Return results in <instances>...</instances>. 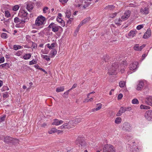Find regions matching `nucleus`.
I'll return each instance as SVG.
<instances>
[{"label":"nucleus","instance_id":"3c124183","mask_svg":"<svg viewBox=\"0 0 152 152\" xmlns=\"http://www.w3.org/2000/svg\"><path fill=\"white\" fill-rule=\"evenodd\" d=\"M5 61L4 58V57H2L0 58V64L4 62Z\"/></svg>","mask_w":152,"mask_h":152},{"label":"nucleus","instance_id":"6e6552de","mask_svg":"<svg viewBox=\"0 0 152 152\" xmlns=\"http://www.w3.org/2000/svg\"><path fill=\"white\" fill-rule=\"evenodd\" d=\"M145 119L148 121H152V110H148L146 111L144 114Z\"/></svg>","mask_w":152,"mask_h":152},{"label":"nucleus","instance_id":"c756f323","mask_svg":"<svg viewBox=\"0 0 152 152\" xmlns=\"http://www.w3.org/2000/svg\"><path fill=\"white\" fill-rule=\"evenodd\" d=\"M65 13L66 14V17L68 18H69L71 14V12L70 10H67Z\"/></svg>","mask_w":152,"mask_h":152},{"label":"nucleus","instance_id":"774afa93","mask_svg":"<svg viewBox=\"0 0 152 152\" xmlns=\"http://www.w3.org/2000/svg\"><path fill=\"white\" fill-rule=\"evenodd\" d=\"M60 23H61V26H62L64 27L65 26V23L64 21H63V20H62V22H61Z\"/></svg>","mask_w":152,"mask_h":152},{"label":"nucleus","instance_id":"a211bd4d","mask_svg":"<svg viewBox=\"0 0 152 152\" xmlns=\"http://www.w3.org/2000/svg\"><path fill=\"white\" fill-rule=\"evenodd\" d=\"M10 67L9 64L7 63L1 64L0 65V69L4 68L5 69H7Z\"/></svg>","mask_w":152,"mask_h":152},{"label":"nucleus","instance_id":"37998d69","mask_svg":"<svg viewBox=\"0 0 152 152\" xmlns=\"http://www.w3.org/2000/svg\"><path fill=\"white\" fill-rule=\"evenodd\" d=\"M9 96L8 93L7 92H6L4 93L3 95V98H7Z\"/></svg>","mask_w":152,"mask_h":152},{"label":"nucleus","instance_id":"39448f33","mask_svg":"<svg viewBox=\"0 0 152 152\" xmlns=\"http://www.w3.org/2000/svg\"><path fill=\"white\" fill-rule=\"evenodd\" d=\"M103 152H115L113 146L110 144L105 145L103 148Z\"/></svg>","mask_w":152,"mask_h":152},{"label":"nucleus","instance_id":"0e129e2a","mask_svg":"<svg viewBox=\"0 0 152 152\" xmlns=\"http://www.w3.org/2000/svg\"><path fill=\"white\" fill-rule=\"evenodd\" d=\"M102 107L101 104H100L99 106L96 108V110L97 111L100 109Z\"/></svg>","mask_w":152,"mask_h":152},{"label":"nucleus","instance_id":"7ed1b4c3","mask_svg":"<svg viewBox=\"0 0 152 152\" xmlns=\"http://www.w3.org/2000/svg\"><path fill=\"white\" fill-rule=\"evenodd\" d=\"M75 143L81 148H84L86 146V142L83 137H78L75 141Z\"/></svg>","mask_w":152,"mask_h":152},{"label":"nucleus","instance_id":"a878e982","mask_svg":"<svg viewBox=\"0 0 152 152\" xmlns=\"http://www.w3.org/2000/svg\"><path fill=\"white\" fill-rule=\"evenodd\" d=\"M29 20V18H23L20 20V23L23 24L26 22H27Z\"/></svg>","mask_w":152,"mask_h":152},{"label":"nucleus","instance_id":"4be33fe9","mask_svg":"<svg viewBox=\"0 0 152 152\" xmlns=\"http://www.w3.org/2000/svg\"><path fill=\"white\" fill-rule=\"evenodd\" d=\"M109 59V56L107 55H106L103 56V57L102 58V60L103 61H104L105 62H106L108 61Z\"/></svg>","mask_w":152,"mask_h":152},{"label":"nucleus","instance_id":"4c0bfd02","mask_svg":"<svg viewBox=\"0 0 152 152\" xmlns=\"http://www.w3.org/2000/svg\"><path fill=\"white\" fill-rule=\"evenodd\" d=\"M1 37L4 39H6L7 38V34L5 33H2L1 35Z\"/></svg>","mask_w":152,"mask_h":152},{"label":"nucleus","instance_id":"4d7b16f0","mask_svg":"<svg viewBox=\"0 0 152 152\" xmlns=\"http://www.w3.org/2000/svg\"><path fill=\"white\" fill-rule=\"evenodd\" d=\"M9 19H8L6 20H5V21H4V23L5 25L7 26L8 24V23L9 22Z\"/></svg>","mask_w":152,"mask_h":152},{"label":"nucleus","instance_id":"aec40b11","mask_svg":"<svg viewBox=\"0 0 152 152\" xmlns=\"http://www.w3.org/2000/svg\"><path fill=\"white\" fill-rule=\"evenodd\" d=\"M31 57V53H26L23 56V58L25 60L29 59Z\"/></svg>","mask_w":152,"mask_h":152},{"label":"nucleus","instance_id":"8fccbe9b","mask_svg":"<svg viewBox=\"0 0 152 152\" xmlns=\"http://www.w3.org/2000/svg\"><path fill=\"white\" fill-rule=\"evenodd\" d=\"M6 118V116L4 115L0 118V122H1L4 121Z\"/></svg>","mask_w":152,"mask_h":152},{"label":"nucleus","instance_id":"69168bd1","mask_svg":"<svg viewBox=\"0 0 152 152\" xmlns=\"http://www.w3.org/2000/svg\"><path fill=\"white\" fill-rule=\"evenodd\" d=\"M48 9V7H45L43 9V12L45 13H46V10H47Z\"/></svg>","mask_w":152,"mask_h":152},{"label":"nucleus","instance_id":"6ab92c4d","mask_svg":"<svg viewBox=\"0 0 152 152\" xmlns=\"http://www.w3.org/2000/svg\"><path fill=\"white\" fill-rule=\"evenodd\" d=\"M115 6L113 5H108L105 7L104 9L109 10H113L115 9Z\"/></svg>","mask_w":152,"mask_h":152},{"label":"nucleus","instance_id":"cd10ccee","mask_svg":"<svg viewBox=\"0 0 152 152\" xmlns=\"http://www.w3.org/2000/svg\"><path fill=\"white\" fill-rule=\"evenodd\" d=\"M135 35V31L132 30L128 34V36L130 37H133Z\"/></svg>","mask_w":152,"mask_h":152},{"label":"nucleus","instance_id":"4468645a","mask_svg":"<svg viewBox=\"0 0 152 152\" xmlns=\"http://www.w3.org/2000/svg\"><path fill=\"white\" fill-rule=\"evenodd\" d=\"M151 30L150 29H148L147 31L145 33L143 36V38L144 39H146L151 36Z\"/></svg>","mask_w":152,"mask_h":152},{"label":"nucleus","instance_id":"052dcab7","mask_svg":"<svg viewBox=\"0 0 152 152\" xmlns=\"http://www.w3.org/2000/svg\"><path fill=\"white\" fill-rule=\"evenodd\" d=\"M90 17H88L86 18L84 20H85V22H86V23L89 21L90 20Z\"/></svg>","mask_w":152,"mask_h":152},{"label":"nucleus","instance_id":"bf43d9fd","mask_svg":"<svg viewBox=\"0 0 152 152\" xmlns=\"http://www.w3.org/2000/svg\"><path fill=\"white\" fill-rule=\"evenodd\" d=\"M68 0H59L60 2L62 3L63 4L67 2Z\"/></svg>","mask_w":152,"mask_h":152},{"label":"nucleus","instance_id":"13d9d810","mask_svg":"<svg viewBox=\"0 0 152 152\" xmlns=\"http://www.w3.org/2000/svg\"><path fill=\"white\" fill-rule=\"evenodd\" d=\"M125 109L126 110V111H130L131 110V107H124Z\"/></svg>","mask_w":152,"mask_h":152},{"label":"nucleus","instance_id":"2f4dec72","mask_svg":"<svg viewBox=\"0 0 152 152\" xmlns=\"http://www.w3.org/2000/svg\"><path fill=\"white\" fill-rule=\"evenodd\" d=\"M50 53L51 55L52 56H55L56 54L57 51L55 49H54L51 51Z\"/></svg>","mask_w":152,"mask_h":152},{"label":"nucleus","instance_id":"a19ab883","mask_svg":"<svg viewBox=\"0 0 152 152\" xmlns=\"http://www.w3.org/2000/svg\"><path fill=\"white\" fill-rule=\"evenodd\" d=\"M42 56V58H43L44 59H45L47 61H49L50 60V58H49L48 56L47 55H43Z\"/></svg>","mask_w":152,"mask_h":152},{"label":"nucleus","instance_id":"603ef678","mask_svg":"<svg viewBox=\"0 0 152 152\" xmlns=\"http://www.w3.org/2000/svg\"><path fill=\"white\" fill-rule=\"evenodd\" d=\"M56 20L58 22L60 23L61 22H62L63 20L61 18H60L58 17H57Z\"/></svg>","mask_w":152,"mask_h":152},{"label":"nucleus","instance_id":"bb28decb","mask_svg":"<svg viewBox=\"0 0 152 152\" xmlns=\"http://www.w3.org/2000/svg\"><path fill=\"white\" fill-rule=\"evenodd\" d=\"M122 22V20L120 18L116 19L115 20V23L116 25H121V23Z\"/></svg>","mask_w":152,"mask_h":152},{"label":"nucleus","instance_id":"f03ea898","mask_svg":"<svg viewBox=\"0 0 152 152\" xmlns=\"http://www.w3.org/2000/svg\"><path fill=\"white\" fill-rule=\"evenodd\" d=\"M19 140L15 138H13L10 136H7L4 138V142L9 144H16L19 143Z\"/></svg>","mask_w":152,"mask_h":152},{"label":"nucleus","instance_id":"20e7f679","mask_svg":"<svg viewBox=\"0 0 152 152\" xmlns=\"http://www.w3.org/2000/svg\"><path fill=\"white\" fill-rule=\"evenodd\" d=\"M118 67V65L117 63L113 64L112 67L108 70V73L109 75H113L115 74V71Z\"/></svg>","mask_w":152,"mask_h":152},{"label":"nucleus","instance_id":"6e6d98bb","mask_svg":"<svg viewBox=\"0 0 152 152\" xmlns=\"http://www.w3.org/2000/svg\"><path fill=\"white\" fill-rule=\"evenodd\" d=\"M123 96V95L122 94H121V93L119 94L118 96V99H121L122 98Z\"/></svg>","mask_w":152,"mask_h":152},{"label":"nucleus","instance_id":"393cba45","mask_svg":"<svg viewBox=\"0 0 152 152\" xmlns=\"http://www.w3.org/2000/svg\"><path fill=\"white\" fill-rule=\"evenodd\" d=\"M140 108L141 109H148L150 108V107L148 106L141 104L140 106Z\"/></svg>","mask_w":152,"mask_h":152},{"label":"nucleus","instance_id":"de8ad7c7","mask_svg":"<svg viewBox=\"0 0 152 152\" xmlns=\"http://www.w3.org/2000/svg\"><path fill=\"white\" fill-rule=\"evenodd\" d=\"M64 125L65 129H70L68 123H65L64 124Z\"/></svg>","mask_w":152,"mask_h":152},{"label":"nucleus","instance_id":"ea45409f","mask_svg":"<svg viewBox=\"0 0 152 152\" xmlns=\"http://www.w3.org/2000/svg\"><path fill=\"white\" fill-rule=\"evenodd\" d=\"M133 48L135 50L140 51V48L138 44L135 45Z\"/></svg>","mask_w":152,"mask_h":152},{"label":"nucleus","instance_id":"680f3d73","mask_svg":"<svg viewBox=\"0 0 152 152\" xmlns=\"http://www.w3.org/2000/svg\"><path fill=\"white\" fill-rule=\"evenodd\" d=\"M55 44H56L54 43H53L51 44L50 46L51 47L52 49H53V48L55 47Z\"/></svg>","mask_w":152,"mask_h":152},{"label":"nucleus","instance_id":"7c9ffc66","mask_svg":"<svg viewBox=\"0 0 152 152\" xmlns=\"http://www.w3.org/2000/svg\"><path fill=\"white\" fill-rule=\"evenodd\" d=\"M57 129L55 128H52L51 130L48 132L49 134H51L53 133L56 132Z\"/></svg>","mask_w":152,"mask_h":152},{"label":"nucleus","instance_id":"58836bf2","mask_svg":"<svg viewBox=\"0 0 152 152\" xmlns=\"http://www.w3.org/2000/svg\"><path fill=\"white\" fill-rule=\"evenodd\" d=\"M37 63V61L36 60L33 59L32 61H30L29 63V64L31 65L34 64H36Z\"/></svg>","mask_w":152,"mask_h":152},{"label":"nucleus","instance_id":"79ce46f5","mask_svg":"<svg viewBox=\"0 0 152 152\" xmlns=\"http://www.w3.org/2000/svg\"><path fill=\"white\" fill-rule=\"evenodd\" d=\"M5 16L7 18H9L10 16V14L8 11H6L5 12Z\"/></svg>","mask_w":152,"mask_h":152},{"label":"nucleus","instance_id":"e2e57ef3","mask_svg":"<svg viewBox=\"0 0 152 152\" xmlns=\"http://www.w3.org/2000/svg\"><path fill=\"white\" fill-rule=\"evenodd\" d=\"M145 46V45L143 44L140 47H139L140 51H141Z\"/></svg>","mask_w":152,"mask_h":152},{"label":"nucleus","instance_id":"5fc2aeb1","mask_svg":"<svg viewBox=\"0 0 152 152\" xmlns=\"http://www.w3.org/2000/svg\"><path fill=\"white\" fill-rule=\"evenodd\" d=\"M137 5L136 4H130L129 5V7H136Z\"/></svg>","mask_w":152,"mask_h":152},{"label":"nucleus","instance_id":"423d86ee","mask_svg":"<svg viewBox=\"0 0 152 152\" xmlns=\"http://www.w3.org/2000/svg\"><path fill=\"white\" fill-rule=\"evenodd\" d=\"M59 28H61L60 26H58L54 23H51L48 26V28H52L53 31L56 32L58 31Z\"/></svg>","mask_w":152,"mask_h":152},{"label":"nucleus","instance_id":"473e14b6","mask_svg":"<svg viewBox=\"0 0 152 152\" xmlns=\"http://www.w3.org/2000/svg\"><path fill=\"white\" fill-rule=\"evenodd\" d=\"M22 48V47L20 45H14L13 46V48L15 50H17L21 48Z\"/></svg>","mask_w":152,"mask_h":152},{"label":"nucleus","instance_id":"e433bc0d","mask_svg":"<svg viewBox=\"0 0 152 152\" xmlns=\"http://www.w3.org/2000/svg\"><path fill=\"white\" fill-rule=\"evenodd\" d=\"M132 103L133 104H138L139 101L137 99H134L132 101Z\"/></svg>","mask_w":152,"mask_h":152},{"label":"nucleus","instance_id":"a18cd8bd","mask_svg":"<svg viewBox=\"0 0 152 152\" xmlns=\"http://www.w3.org/2000/svg\"><path fill=\"white\" fill-rule=\"evenodd\" d=\"M117 15V13L116 12L115 13H111L109 15V17L111 18H113L115 17Z\"/></svg>","mask_w":152,"mask_h":152},{"label":"nucleus","instance_id":"b1692460","mask_svg":"<svg viewBox=\"0 0 152 152\" xmlns=\"http://www.w3.org/2000/svg\"><path fill=\"white\" fill-rule=\"evenodd\" d=\"M64 90V86H60L58 87L56 90V92H59L61 91H63Z\"/></svg>","mask_w":152,"mask_h":152},{"label":"nucleus","instance_id":"72a5a7b5","mask_svg":"<svg viewBox=\"0 0 152 152\" xmlns=\"http://www.w3.org/2000/svg\"><path fill=\"white\" fill-rule=\"evenodd\" d=\"M20 19L18 18L17 17H16L14 19V22L15 23H20Z\"/></svg>","mask_w":152,"mask_h":152},{"label":"nucleus","instance_id":"49530a36","mask_svg":"<svg viewBox=\"0 0 152 152\" xmlns=\"http://www.w3.org/2000/svg\"><path fill=\"white\" fill-rule=\"evenodd\" d=\"M125 83L124 81H120L119 83V86L121 87H123L124 86Z\"/></svg>","mask_w":152,"mask_h":152},{"label":"nucleus","instance_id":"5701e85b","mask_svg":"<svg viewBox=\"0 0 152 152\" xmlns=\"http://www.w3.org/2000/svg\"><path fill=\"white\" fill-rule=\"evenodd\" d=\"M69 126L70 129L72 128L75 126V123H74L73 120L70 121L68 122Z\"/></svg>","mask_w":152,"mask_h":152},{"label":"nucleus","instance_id":"412c9836","mask_svg":"<svg viewBox=\"0 0 152 152\" xmlns=\"http://www.w3.org/2000/svg\"><path fill=\"white\" fill-rule=\"evenodd\" d=\"M26 8L28 11H30L33 9V6L31 4H27Z\"/></svg>","mask_w":152,"mask_h":152},{"label":"nucleus","instance_id":"09e8293b","mask_svg":"<svg viewBox=\"0 0 152 152\" xmlns=\"http://www.w3.org/2000/svg\"><path fill=\"white\" fill-rule=\"evenodd\" d=\"M143 27V25H140L138 26L137 27V30H140V29L142 28Z\"/></svg>","mask_w":152,"mask_h":152},{"label":"nucleus","instance_id":"864d4df0","mask_svg":"<svg viewBox=\"0 0 152 152\" xmlns=\"http://www.w3.org/2000/svg\"><path fill=\"white\" fill-rule=\"evenodd\" d=\"M73 20V18H69V19L67 21V24H70L71 23V22Z\"/></svg>","mask_w":152,"mask_h":152},{"label":"nucleus","instance_id":"9b49d317","mask_svg":"<svg viewBox=\"0 0 152 152\" xmlns=\"http://www.w3.org/2000/svg\"><path fill=\"white\" fill-rule=\"evenodd\" d=\"M138 64V63L137 62H134L130 64L129 67L130 69L132 70H134L137 68Z\"/></svg>","mask_w":152,"mask_h":152},{"label":"nucleus","instance_id":"f257e3e1","mask_svg":"<svg viewBox=\"0 0 152 152\" xmlns=\"http://www.w3.org/2000/svg\"><path fill=\"white\" fill-rule=\"evenodd\" d=\"M46 22L45 18L42 15L38 16L35 21L36 28L39 30L43 28Z\"/></svg>","mask_w":152,"mask_h":152},{"label":"nucleus","instance_id":"2eb2a0df","mask_svg":"<svg viewBox=\"0 0 152 152\" xmlns=\"http://www.w3.org/2000/svg\"><path fill=\"white\" fill-rule=\"evenodd\" d=\"M125 112L126 110L125 109V107H121L120 108L118 112L117 113L116 115L118 116H121L123 113H125Z\"/></svg>","mask_w":152,"mask_h":152},{"label":"nucleus","instance_id":"ddd939ff","mask_svg":"<svg viewBox=\"0 0 152 152\" xmlns=\"http://www.w3.org/2000/svg\"><path fill=\"white\" fill-rule=\"evenodd\" d=\"M149 9L147 7L144 8H141L140 10V12L142 14L147 15L149 13Z\"/></svg>","mask_w":152,"mask_h":152},{"label":"nucleus","instance_id":"9d476101","mask_svg":"<svg viewBox=\"0 0 152 152\" xmlns=\"http://www.w3.org/2000/svg\"><path fill=\"white\" fill-rule=\"evenodd\" d=\"M145 102L146 104L152 106V96H147L145 99Z\"/></svg>","mask_w":152,"mask_h":152},{"label":"nucleus","instance_id":"1a4fd4ad","mask_svg":"<svg viewBox=\"0 0 152 152\" xmlns=\"http://www.w3.org/2000/svg\"><path fill=\"white\" fill-rule=\"evenodd\" d=\"M28 14V13L25 10H20V11L18 13V16L19 17L23 18H29L27 16Z\"/></svg>","mask_w":152,"mask_h":152},{"label":"nucleus","instance_id":"f704fd0d","mask_svg":"<svg viewBox=\"0 0 152 152\" xmlns=\"http://www.w3.org/2000/svg\"><path fill=\"white\" fill-rule=\"evenodd\" d=\"M81 120L82 119L81 118H78L75 119V120H73V121L75 124H76L80 122L81 121Z\"/></svg>","mask_w":152,"mask_h":152},{"label":"nucleus","instance_id":"c9c22d12","mask_svg":"<svg viewBox=\"0 0 152 152\" xmlns=\"http://www.w3.org/2000/svg\"><path fill=\"white\" fill-rule=\"evenodd\" d=\"M70 90L71 89H69L68 90L65 92L64 94V97L65 98H67L68 96L69 92Z\"/></svg>","mask_w":152,"mask_h":152},{"label":"nucleus","instance_id":"338daca9","mask_svg":"<svg viewBox=\"0 0 152 152\" xmlns=\"http://www.w3.org/2000/svg\"><path fill=\"white\" fill-rule=\"evenodd\" d=\"M77 86V84H74L73 85L72 88L70 89H71V90L73 88H76Z\"/></svg>","mask_w":152,"mask_h":152},{"label":"nucleus","instance_id":"0eeeda50","mask_svg":"<svg viewBox=\"0 0 152 152\" xmlns=\"http://www.w3.org/2000/svg\"><path fill=\"white\" fill-rule=\"evenodd\" d=\"M122 129L125 131L130 132L131 129V126L127 122H125L122 125Z\"/></svg>","mask_w":152,"mask_h":152},{"label":"nucleus","instance_id":"dca6fc26","mask_svg":"<svg viewBox=\"0 0 152 152\" xmlns=\"http://www.w3.org/2000/svg\"><path fill=\"white\" fill-rule=\"evenodd\" d=\"M130 12L129 11L127 13H125L121 16V19L123 20H126L130 16Z\"/></svg>","mask_w":152,"mask_h":152},{"label":"nucleus","instance_id":"c85d7f7f","mask_svg":"<svg viewBox=\"0 0 152 152\" xmlns=\"http://www.w3.org/2000/svg\"><path fill=\"white\" fill-rule=\"evenodd\" d=\"M121 118L120 117H117L115 120V123L117 124H119L121 123Z\"/></svg>","mask_w":152,"mask_h":152},{"label":"nucleus","instance_id":"f8f14e48","mask_svg":"<svg viewBox=\"0 0 152 152\" xmlns=\"http://www.w3.org/2000/svg\"><path fill=\"white\" fill-rule=\"evenodd\" d=\"M63 122L64 121L62 120H58L57 119H55L53 120V122L52 123V124L58 126L62 124Z\"/></svg>","mask_w":152,"mask_h":152},{"label":"nucleus","instance_id":"c03bdc74","mask_svg":"<svg viewBox=\"0 0 152 152\" xmlns=\"http://www.w3.org/2000/svg\"><path fill=\"white\" fill-rule=\"evenodd\" d=\"M19 6L18 5H16L13 7L12 10L13 11H16L18 10Z\"/></svg>","mask_w":152,"mask_h":152},{"label":"nucleus","instance_id":"f3484780","mask_svg":"<svg viewBox=\"0 0 152 152\" xmlns=\"http://www.w3.org/2000/svg\"><path fill=\"white\" fill-rule=\"evenodd\" d=\"M144 83L142 81H140L139 84L137 86L136 89L137 90H140L142 89L143 87L144 86Z\"/></svg>","mask_w":152,"mask_h":152}]
</instances>
